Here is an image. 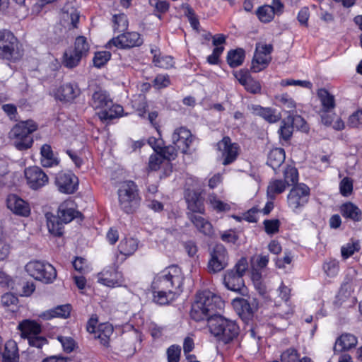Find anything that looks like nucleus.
<instances>
[{"label":"nucleus","mask_w":362,"mask_h":362,"mask_svg":"<svg viewBox=\"0 0 362 362\" xmlns=\"http://www.w3.org/2000/svg\"><path fill=\"white\" fill-rule=\"evenodd\" d=\"M18 328L21 332V337L27 339L29 345L37 348L38 353H40V349L47 344L45 337L39 336L42 330L40 325L33 320H25L18 325Z\"/></svg>","instance_id":"nucleus-9"},{"label":"nucleus","mask_w":362,"mask_h":362,"mask_svg":"<svg viewBox=\"0 0 362 362\" xmlns=\"http://www.w3.org/2000/svg\"><path fill=\"white\" fill-rule=\"evenodd\" d=\"M149 4L158 13H165L169 8V4L166 1L148 0Z\"/></svg>","instance_id":"nucleus-64"},{"label":"nucleus","mask_w":362,"mask_h":362,"mask_svg":"<svg viewBox=\"0 0 362 362\" xmlns=\"http://www.w3.org/2000/svg\"><path fill=\"white\" fill-rule=\"evenodd\" d=\"M117 194L119 207L124 212L132 214L139 206L141 198L137 185L133 181L122 183Z\"/></svg>","instance_id":"nucleus-5"},{"label":"nucleus","mask_w":362,"mask_h":362,"mask_svg":"<svg viewBox=\"0 0 362 362\" xmlns=\"http://www.w3.org/2000/svg\"><path fill=\"white\" fill-rule=\"evenodd\" d=\"M81 214L69 206V203L64 202L58 208L57 216L52 213L45 214L49 232L55 236L63 235L64 224L69 223L74 218L81 216Z\"/></svg>","instance_id":"nucleus-1"},{"label":"nucleus","mask_w":362,"mask_h":362,"mask_svg":"<svg viewBox=\"0 0 362 362\" xmlns=\"http://www.w3.org/2000/svg\"><path fill=\"white\" fill-rule=\"evenodd\" d=\"M263 223L267 234L272 235L279 231L280 221L278 219L264 220Z\"/></svg>","instance_id":"nucleus-57"},{"label":"nucleus","mask_w":362,"mask_h":362,"mask_svg":"<svg viewBox=\"0 0 362 362\" xmlns=\"http://www.w3.org/2000/svg\"><path fill=\"white\" fill-rule=\"evenodd\" d=\"M56 184L60 192L72 194L77 189L78 179L71 173H59L56 177Z\"/></svg>","instance_id":"nucleus-19"},{"label":"nucleus","mask_w":362,"mask_h":362,"mask_svg":"<svg viewBox=\"0 0 362 362\" xmlns=\"http://www.w3.org/2000/svg\"><path fill=\"white\" fill-rule=\"evenodd\" d=\"M192 140L193 136L190 131L185 127L176 129L172 135L173 144L183 153H187Z\"/></svg>","instance_id":"nucleus-16"},{"label":"nucleus","mask_w":362,"mask_h":362,"mask_svg":"<svg viewBox=\"0 0 362 362\" xmlns=\"http://www.w3.org/2000/svg\"><path fill=\"white\" fill-rule=\"evenodd\" d=\"M40 155V163L45 168H52L59 163V158L54 156L52 147L49 144H44L41 146Z\"/></svg>","instance_id":"nucleus-27"},{"label":"nucleus","mask_w":362,"mask_h":362,"mask_svg":"<svg viewBox=\"0 0 362 362\" xmlns=\"http://www.w3.org/2000/svg\"><path fill=\"white\" fill-rule=\"evenodd\" d=\"M209 255L207 269L210 274H217L228 266V253L222 244H216L210 250Z\"/></svg>","instance_id":"nucleus-10"},{"label":"nucleus","mask_w":362,"mask_h":362,"mask_svg":"<svg viewBox=\"0 0 362 362\" xmlns=\"http://www.w3.org/2000/svg\"><path fill=\"white\" fill-rule=\"evenodd\" d=\"M195 300L201 303L202 305L209 309L213 315H216L217 310H221L224 302L221 298L209 290H204L197 293Z\"/></svg>","instance_id":"nucleus-13"},{"label":"nucleus","mask_w":362,"mask_h":362,"mask_svg":"<svg viewBox=\"0 0 362 362\" xmlns=\"http://www.w3.org/2000/svg\"><path fill=\"white\" fill-rule=\"evenodd\" d=\"M323 269L328 276H335L339 272V262L335 259H330L324 263Z\"/></svg>","instance_id":"nucleus-52"},{"label":"nucleus","mask_w":362,"mask_h":362,"mask_svg":"<svg viewBox=\"0 0 362 362\" xmlns=\"http://www.w3.org/2000/svg\"><path fill=\"white\" fill-rule=\"evenodd\" d=\"M183 280L181 269L177 266H171L155 278L152 288L179 293Z\"/></svg>","instance_id":"nucleus-4"},{"label":"nucleus","mask_w":362,"mask_h":362,"mask_svg":"<svg viewBox=\"0 0 362 362\" xmlns=\"http://www.w3.org/2000/svg\"><path fill=\"white\" fill-rule=\"evenodd\" d=\"M287 185L282 180H272L267 186V196L272 199H274L277 194L284 192Z\"/></svg>","instance_id":"nucleus-36"},{"label":"nucleus","mask_w":362,"mask_h":362,"mask_svg":"<svg viewBox=\"0 0 362 362\" xmlns=\"http://www.w3.org/2000/svg\"><path fill=\"white\" fill-rule=\"evenodd\" d=\"M28 274L35 280L44 284H52L57 278V271L49 263L40 260H33L25 265Z\"/></svg>","instance_id":"nucleus-8"},{"label":"nucleus","mask_w":362,"mask_h":362,"mask_svg":"<svg viewBox=\"0 0 362 362\" xmlns=\"http://www.w3.org/2000/svg\"><path fill=\"white\" fill-rule=\"evenodd\" d=\"M163 160V158L160 153L151 155L148 160V168L151 170H158Z\"/></svg>","instance_id":"nucleus-61"},{"label":"nucleus","mask_w":362,"mask_h":362,"mask_svg":"<svg viewBox=\"0 0 362 362\" xmlns=\"http://www.w3.org/2000/svg\"><path fill=\"white\" fill-rule=\"evenodd\" d=\"M186 199L187 202V209L189 211L188 213H193L194 214H204L205 209L204 202L199 195L194 192L192 194H189Z\"/></svg>","instance_id":"nucleus-31"},{"label":"nucleus","mask_w":362,"mask_h":362,"mask_svg":"<svg viewBox=\"0 0 362 362\" xmlns=\"http://www.w3.org/2000/svg\"><path fill=\"white\" fill-rule=\"evenodd\" d=\"M293 126L288 122L287 118L281 121V127L278 131L281 139L288 141L292 136Z\"/></svg>","instance_id":"nucleus-48"},{"label":"nucleus","mask_w":362,"mask_h":362,"mask_svg":"<svg viewBox=\"0 0 362 362\" xmlns=\"http://www.w3.org/2000/svg\"><path fill=\"white\" fill-rule=\"evenodd\" d=\"M81 93L78 86L75 83H68L61 86L56 93V98L65 102H70L77 98Z\"/></svg>","instance_id":"nucleus-20"},{"label":"nucleus","mask_w":362,"mask_h":362,"mask_svg":"<svg viewBox=\"0 0 362 362\" xmlns=\"http://www.w3.org/2000/svg\"><path fill=\"white\" fill-rule=\"evenodd\" d=\"M189 220L193 223L196 228L202 233L207 236H211L213 234V227L211 223L202 216L194 214L193 213H187Z\"/></svg>","instance_id":"nucleus-22"},{"label":"nucleus","mask_w":362,"mask_h":362,"mask_svg":"<svg viewBox=\"0 0 362 362\" xmlns=\"http://www.w3.org/2000/svg\"><path fill=\"white\" fill-rule=\"evenodd\" d=\"M72 50L78 53V54L86 57L89 50V45L87 42L86 38L83 36H78L76 37L74 42V47H72Z\"/></svg>","instance_id":"nucleus-45"},{"label":"nucleus","mask_w":362,"mask_h":362,"mask_svg":"<svg viewBox=\"0 0 362 362\" xmlns=\"http://www.w3.org/2000/svg\"><path fill=\"white\" fill-rule=\"evenodd\" d=\"M209 330L212 334L224 344H228L239 334V327L235 322L218 315L209 320Z\"/></svg>","instance_id":"nucleus-3"},{"label":"nucleus","mask_w":362,"mask_h":362,"mask_svg":"<svg viewBox=\"0 0 362 362\" xmlns=\"http://www.w3.org/2000/svg\"><path fill=\"white\" fill-rule=\"evenodd\" d=\"M37 129V124L33 120L21 122L16 124L9 133L10 138L14 140V146L18 150L30 148L33 143L32 133Z\"/></svg>","instance_id":"nucleus-6"},{"label":"nucleus","mask_w":362,"mask_h":362,"mask_svg":"<svg viewBox=\"0 0 362 362\" xmlns=\"http://www.w3.org/2000/svg\"><path fill=\"white\" fill-rule=\"evenodd\" d=\"M276 99L285 112L289 113V115L296 113V103L288 95L282 94L277 96Z\"/></svg>","instance_id":"nucleus-39"},{"label":"nucleus","mask_w":362,"mask_h":362,"mask_svg":"<svg viewBox=\"0 0 362 362\" xmlns=\"http://www.w3.org/2000/svg\"><path fill=\"white\" fill-rule=\"evenodd\" d=\"M357 344V338L351 334H342L337 338L334 346L335 352H342L354 347Z\"/></svg>","instance_id":"nucleus-26"},{"label":"nucleus","mask_w":362,"mask_h":362,"mask_svg":"<svg viewBox=\"0 0 362 362\" xmlns=\"http://www.w3.org/2000/svg\"><path fill=\"white\" fill-rule=\"evenodd\" d=\"M177 151H180V150H178L176 146L173 144L169 145L164 148H161L160 149L159 153H160L163 159L172 160L175 159V158L177 157Z\"/></svg>","instance_id":"nucleus-51"},{"label":"nucleus","mask_w":362,"mask_h":362,"mask_svg":"<svg viewBox=\"0 0 362 362\" xmlns=\"http://www.w3.org/2000/svg\"><path fill=\"white\" fill-rule=\"evenodd\" d=\"M341 215L354 221H360L362 218V212L361 209L355 204L347 202L341 205L340 208Z\"/></svg>","instance_id":"nucleus-29"},{"label":"nucleus","mask_w":362,"mask_h":362,"mask_svg":"<svg viewBox=\"0 0 362 362\" xmlns=\"http://www.w3.org/2000/svg\"><path fill=\"white\" fill-rule=\"evenodd\" d=\"M7 207L15 214L27 217L30 215V208L25 201L16 194H9L6 199Z\"/></svg>","instance_id":"nucleus-18"},{"label":"nucleus","mask_w":362,"mask_h":362,"mask_svg":"<svg viewBox=\"0 0 362 362\" xmlns=\"http://www.w3.org/2000/svg\"><path fill=\"white\" fill-rule=\"evenodd\" d=\"M23 55L22 45L8 29L0 30V59L10 62L20 60Z\"/></svg>","instance_id":"nucleus-2"},{"label":"nucleus","mask_w":362,"mask_h":362,"mask_svg":"<svg viewBox=\"0 0 362 362\" xmlns=\"http://www.w3.org/2000/svg\"><path fill=\"white\" fill-rule=\"evenodd\" d=\"M251 112L259 116L269 123H275L281 119V114L271 107H263L259 105H252L249 107Z\"/></svg>","instance_id":"nucleus-21"},{"label":"nucleus","mask_w":362,"mask_h":362,"mask_svg":"<svg viewBox=\"0 0 362 362\" xmlns=\"http://www.w3.org/2000/svg\"><path fill=\"white\" fill-rule=\"evenodd\" d=\"M17 344L13 340H8L4 346V351L1 354L2 362H18L19 356Z\"/></svg>","instance_id":"nucleus-30"},{"label":"nucleus","mask_w":362,"mask_h":362,"mask_svg":"<svg viewBox=\"0 0 362 362\" xmlns=\"http://www.w3.org/2000/svg\"><path fill=\"white\" fill-rule=\"evenodd\" d=\"M288 122L291 123L293 127H296L298 129H300L303 132L308 130V126L305 120L300 115L296 113L288 115L286 117Z\"/></svg>","instance_id":"nucleus-50"},{"label":"nucleus","mask_w":362,"mask_h":362,"mask_svg":"<svg viewBox=\"0 0 362 362\" xmlns=\"http://www.w3.org/2000/svg\"><path fill=\"white\" fill-rule=\"evenodd\" d=\"M142 44L143 40L139 33L128 32L113 37L108 42L107 47L111 48L112 46H115L117 48L125 49L139 47Z\"/></svg>","instance_id":"nucleus-12"},{"label":"nucleus","mask_w":362,"mask_h":362,"mask_svg":"<svg viewBox=\"0 0 362 362\" xmlns=\"http://www.w3.org/2000/svg\"><path fill=\"white\" fill-rule=\"evenodd\" d=\"M122 111L123 107L122 106L114 105L112 102L111 105L98 112V116L101 120H112L119 117Z\"/></svg>","instance_id":"nucleus-35"},{"label":"nucleus","mask_w":362,"mask_h":362,"mask_svg":"<svg viewBox=\"0 0 362 362\" xmlns=\"http://www.w3.org/2000/svg\"><path fill=\"white\" fill-rule=\"evenodd\" d=\"M247 261L246 258H240L231 269L227 270L223 277L225 286L233 291L244 295L246 288L243 276L247 269Z\"/></svg>","instance_id":"nucleus-7"},{"label":"nucleus","mask_w":362,"mask_h":362,"mask_svg":"<svg viewBox=\"0 0 362 362\" xmlns=\"http://www.w3.org/2000/svg\"><path fill=\"white\" fill-rule=\"evenodd\" d=\"M256 13L259 19L264 23H269L274 18L275 13L274 8L269 5H264L259 7Z\"/></svg>","instance_id":"nucleus-43"},{"label":"nucleus","mask_w":362,"mask_h":362,"mask_svg":"<svg viewBox=\"0 0 362 362\" xmlns=\"http://www.w3.org/2000/svg\"><path fill=\"white\" fill-rule=\"evenodd\" d=\"M271 59V57L255 52L252 62L251 70L255 73L259 72L267 67Z\"/></svg>","instance_id":"nucleus-38"},{"label":"nucleus","mask_w":362,"mask_h":362,"mask_svg":"<svg viewBox=\"0 0 362 362\" xmlns=\"http://www.w3.org/2000/svg\"><path fill=\"white\" fill-rule=\"evenodd\" d=\"M71 305L69 304H65L62 305H57L53 309H50L44 312L40 315L41 317L45 320H50L53 317L67 318L69 317L71 313Z\"/></svg>","instance_id":"nucleus-28"},{"label":"nucleus","mask_w":362,"mask_h":362,"mask_svg":"<svg viewBox=\"0 0 362 362\" xmlns=\"http://www.w3.org/2000/svg\"><path fill=\"white\" fill-rule=\"evenodd\" d=\"M317 95L322 106V109L321 110H332L334 108V98L326 89H320L317 92Z\"/></svg>","instance_id":"nucleus-40"},{"label":"nucleus","mask_w":362,"mask_h":362,"mask_svg":"<svg viewBox=\"0 0 362 362\" xmlns=\"http://www.w3.org/2000/svg\"><path fill=\"white\" fill-rule=\"evenodd\" d=\"M243 86L247 92L252 94L260 93L262 89L259 82L252 77L247 80Z\"/></svg>","instance_id":"nucleus-56"},{"label":"nucleus","mask_w":362,"mask_h":362,"mask_svg":"<svg viewBox=\"0 0 362 362\" xmlns=\"http://www.w3.org/2000/svg\"><path fill=\"white\" fill-rule=\"evenodd\" d=\"M18 302V298L11 293H6L1 298V305L6 308H8L11 305H16Z\"/></svg>","instance_id":"nucleus-63"},{"label":"nucleus","mask_w":362,"mask_h":362,"mask_svg":"<svg viewBox=\"0 0 362 362\" xmlns=\"http://www.w3.org/2000/svg\"><path fill=\"white\" fill-rule=\"evenodd\" d=\"M113 332V328L109 325H104L98 329L95 334V338L98 339L101 344L104 346H108L110 342V337Z\"/></svg>","instance_id":"nucleus-42"},{"label":"nucleus","mask_w":362,"mask_h":362,"mask_svg":"<svg viewBox=\"0 0 362 362\" xmlns=\"http://www.w3.org/2000/svg\"><path fill=\"white\" fill-rule=\"evenodd\" d=\"M111 57L109 52L103 51L95 53L93 58V64L95 66L100 68L107 63Z\"/></svg>","instance_id":"nucleus-55"},{"label":"nucleus","mask_w":362,"mask_h":362,"mask_svg":"<svg viewBox=\"0 0 362 362\" xmlns=\"http://www.w3.org/2000/svg\"><path fill=\"white\" fill-rule=\"evenodd\" d=\"M112 104V100L105 90L99 89L95 91L90 101V106L95 109L103 110Z\"/></svg>","instance_id":"nucleus-23"},{"label":"nucleus","mask_w":362,"mask_h":362,"mask_svg":"<svg viewBox=\"0 0 362 362\" xmlns=\"http://www.w3.org/2000/svg\"><path fill=\"white\" fill-rule=\"evenodd\" d=\"M285 151L281 148H276L270 151L267 158V165L274 170L279 168L285 160Z\"/></svg>","instance_id":"nucleus-32"},{"label":"nucleus","mask_w":362,"mask_h":362,"mask_svg":"<svg viewBox=\"0 0 362 362\" xmlns=\"http://www.w3.org/2000/svg\"><path fill=\"white\" fill-rule=\"evenodd\" d=\"M293 309L291 305L284 302L282 304L277 305L274 317V322L273 325L278 329H283L288 325V319L293 315Z\"/></svg>","instance_id":"nucleus-17"},{"label":"nucleus","mask_w":362,"mask_h":362,"mask_svg":"<svg viewBox=\"0 0 362 362\" xmlns=\"http://www.w3.org/2000/svg\"><path fill=\"white\" fill-rule=\"evenodd\" d=\"M25 175L29 187L38 189L47 184L49 178L46 173L39 167L33 166L25 170Z\"/></svg>","instance_id":"nucleus-14"},{"label":"nucleus","mask_w":362,"mask_h":362,"mask_svg":"<svg viewBox=\"0 0 362 362\" xmlns=\"http://www.w3.org/2000/svg\"><path fill=\"white\" fill-rule=\"evenodd\" d=\"M139 241L133 238H125L122 239L119 245L118 250L122 255L129 256L133 255L138 249Z\"/></svg>","instance_id":"nucleus-33"},{"label":"nucleus","mask_w":362,"mask_h":362,"mask_svg":"<svg viewBox=\"0 0 362 362\" xmlns=\"http://www.w3.org/2000/svg\"><path fill=\"white\" fill-rule=\"evenodd\" d=\"M209 200L211 207L218 211H226L230 209V206L228 204L218 199L214 194H210Z\"/></svg>","instance_id":"nucleus-54"},{"label":"nucleus","mask_w":362,"mask_h":362,"mask_svg":"<svg viewBox=\"0 0 362 362\" xmlns=\"http://www.w3.org/2000/svg\"><path fill=\"white\" fill-rule=\"evenodd\" d=\"M340 192L344 196L349 195L353 189L352 180L349 177H344L339 184Z\"/></svg>","instance_id":"nucleus-62"},{"label":"nucleus","mask_w":362,"mask_h":362,"mask_svg":"<svg viewBox=\"0 0 362 362\" xmlns=\"http://www.w3.org/2000/svg\"><path fill=\"white\" fill-rule=\"evenodd\" d=\"M217 148L222 153L224 165L230 164L236 159L238 154V146L235 143H231L230 137H223L217 144Z\"/></svg>","instance_id":"nucleus-15"},{"label":"nucleus","mask_w":362,"mask_h":362,"mask_svg":"<svg viewBox=\"0 0 362 362\" xmlns=\"http://www.w3.org/2000/svg\"><path fill=\"white\" fill-rule=\"evenodd\" d=\"M98 281L109 287L120 286L122 284L121 274L115 271H104L100 273Z\"/></svg>","instance_id":"nucleus-25"},{"label":"nucleus","mask_w":362,"mask_h":362,"mask_svg":"<svg viewBox=\"0 0 362 362\" xmlns=\"http://www.w3.org/2000/svg\"><path fill=\"white\" fill-rule=\"evenodd\" d=\"M284 182L287 186L298 185V173L296 168L288 166L284 172Z\"/></svg>","instance_id":"nucleus-47"},{"label":"nucleus","mask_w":362,"mask_h":362,"mask_svg":"<svg viewBox=\"0 0 362 362\" xmlns=\"http://www.w3.org/2000/svg\"><path fill=\"white\" fill-rule=\"evenodd\" d=\"M83 57L72 50V47H69L63 54L62 64L68 69H73L79 64Z\"/></svg>","instance_id":"nucleus-34"},{"label":"nucleus","mask_w":362,"mask_h":362,"mask_svg":"<svg viewBox=\"0 0 362 362\" xmlns=\"http://www.w3.org/2000/svg\"><path fill=\"white\" fill-rule=\"evenodd\" d=\"M310 188L303 183L296 185L287 196L288 206L296 211L303 207L309 201Z\"/></svg>","instance_id":"nucleus-11"},{"label":"nucleus","mask_w":362,"mask_h":362,"mask_svg":"<svg viewBox=\"0 0 362 362\" xmlns=\"http://www.w3.org/2000/svg\"><path fill=\"white\" fill-rule=\"evenodd\" d=\"M181 349L179 346L172 345L167 350L168 362H179Z\"/></svg>","instance_id":"nucleus-59"},{"label":"nucleus","mask_w":362,"mask_h":362,"mask_svg":"<svg viewBox=\"0 0 362 362\" xmlns=\"http://www.w3.org/2000/svg\"><path fill=\"white\" fill-rule=\"evenodd\" d=\"M153 63L158 67L167 69L173 66V58L170 56H161L160 54L156 53L153 57Z\"/></svg>","instance_id":"nucleus-46"},{"label":"nucleus","mask_w":362,"mask_h":362,"mask_svg":"<svg viewBox=\"0 0 362 362\" xmlns=\"http://www.w3.org/2000/svg\"><path fill=\"white\" fill-rule=\"evenodd\" d=\"M128 20L124 13L113 16V29L117 32H124L128 28Z\"/></svg>","instance_id":"nucleus-44"},{"label":"nucleus","mask_w":362,"mask_h":362,"mask_svg":"<svg viewBox=\"0 0 362 362\" xmlns=\"http://www.w3.org/2000/svg\"><path fill=\"white\" fill-rule=\"evenodd\" d=\"M57 339L62 344L64 351L70 353L74 351L76 343L71 337L59 336Z\"/></svg>","instance_id":"nucleus-60"},{"label":"nucleus","mask_w":362,"mask_h":362,"mask_svg":"<svg viewBox=\"0 0 362 362\" xmlns=\"http://www.w3.org/2000/svg\"><path fill=\"white\" fill-rule=\"evenodd\" d=\"M360 250L358 241H351L343 245L341 248V256L344 259H347Z\"/></svg>","instance_id":"nucleus-49"},{"label":"nucleus","mask_w":362,"mask_h":362,"mask_svg":"<svg viewBox=\"0 0 362 362\" xmlns=\"http://www.w3.org/2000/svg\"><path fill=\"white\" fill-rule=\"evenodd\" d=\"M244 59L245 51L241 48L230 50L227 54V62L233 68L240 66L243 63Z\"/></svg>","instance_id":"nucleus-37"},{"label":"nucleus","mask_w":362,"mask_h":362,"mask_svg":"<svg viewBox=\"0 0 362 362\" xmlns=\"http://www.w3.org/2000/svg\"><path fill=\"white\" fill-rule=\"evenodd\" d=\"M299 360L298 351L293 348L288 349L281 355V362H299Z\"/></svg>","instance_id":"nucleus-53"},{"label":"nucleus","mask_w":362,"mask_h":362,"mask_svg":"<svg viewBox=\"0 0 362 362\" xmlns=\"http://www.w3.org/2000/svg\"><path fill=\"white\" fill-rule=\"evenodd\" d=\"M215 315L209 312V308L202 306L201 303L194 300L192 305L190 317L197 322L207 320L209 322V320Z\"/></svg>","instance_id":"nucleus-24"},{"label":"nucleus","mask_w":362,"mask_h":362,"mask_svg":"<svg viewBox=\"0 0 362 362\" xmlns=\"http://www.w3.org/2000/svg\"><path fill=\"white\" fill-rule=\"evenodd\" d=\"M348 125L351 128H358L362 126V110H358L349 116Z\"/></svg>","instance_id":"nucleus-58"},{"label":"nucleus","mask_w":362,"mask_h":362,"mask_svg":"<svg viewBox=\"0 0 362 362\" xmlns=\"http://www.w3.org/2000/svg\"><path fill=\"white\" fill-rule=\"evenodd\" d=\"M153 300L160 305H166L175 298V292L164 291L163 289H153Z\"/></svg>","instance_id":"nucleus-41"}]
</instances>
